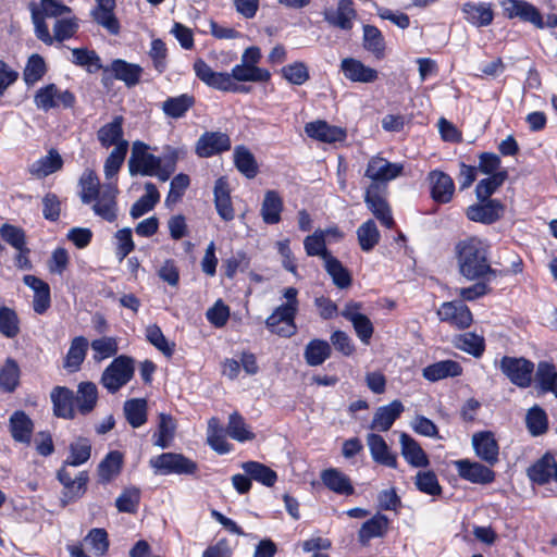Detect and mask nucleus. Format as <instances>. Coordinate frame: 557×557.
<instances>
[{
  "mask_svg": "<svg viewBox=\"0 0 557 557\" xmlns=\"http://www.w3.org/2000/svg\"><path fill=\"white\" fill-rule=\"evenodd\" d=\"M88 348V341L83 336H77L71 342L70 349L67 351L64 368L76 371L86 357Z\"/></svg>",
  "mask_w": 557,
  "mask_h": 557,
  "instance_id": "nucleus-49",
  "label": "nucleus"
},
{
  "mask_svg": "<svg viewBox=\"0 0 557 557\" xmlns=\"http://www.w3.org/2000/svg\"><path fill=\"white\" fill-rule=\"evenodd\" d=\"M500 369L511 383L520 387H528L534 366L524 358L504 357L500 360Z\"/></svg>",
  "mask_w": 557,
  "mask_h": 557,
  "instance_id": "nucleus-12",
  "label": "nucleus"
},
{
  "mask_svg": "<svg viewBox=\"0 0 557 557\" xmlns=\"http://www.w3.org/2000/svg\"><path fill=\"white\" fill-rule=\"evenodd\" d=\"M195 104V98L187 94L177 97L168 98L162 103V110L165 115L172 119H180Z\"/></svg>",
  "mask_w": 557,
  "mask_h": 557,
  "instance_id": "nucleus-45",
  "label": "nucleus"
},
{
  "mask_svg": "<svg viewBox=\"0 0 557 557\" xmlns=\"http://www.w3.org/2000/svg\"><path fill=\"white\" fill-rule=\"evenodd\" d=\"M399 444L403 457L411 467L425 468L429 466L428 455L414 438L406 433H401Z\"/></svg>",
  "mask_w": 557,
  "mask_h": 557,
  "instance_id": "nucleus-24",
  "label": "nucleus"
},
{
  "mask_svg": "<svg viewBox=\"0 0 557 557\" xmlns=\"http://www.w3.org/2000/svg\"><path fill=\"white\" fill-rule=\"evenodd\" d=\"M213 194L215 209L221 219L224 221L233 220L235 212L231 201L228 184L224 177L216 180Z\"/></svg>",
  "mask_w": 557,
  "mask_h": 557,
  "instance_id": "nucleus-34",
  "label": "nucleus"
},
{
  "mask_svg": "<svg viewBox=\"0 0 557 557\" xmlns=\"http://www.w3.org/2000/svg\"><path fill=\"white\" fill-rule=\"evenodd\" d=\"M341 71L346 79L352 83L371 84L379 78L375 69L367 66L360 60L345 58L341 61Z\"/></svg>",
  "mask_w": 557,
  "mask_h": 557,
  "instance_id": "nucleus-18",
  "label": "nucleus"
},
{
  "mask_svg": "<svg viewBox=\"0 0 557 557\" xmlns=\"http://www.w3.org/2000/svg\"><path fill=\"white\" fill-rule=\"evenodd\" d=\"M460 478L475 484H488L494 481L495 473L490 468L468 459L454 462Z\"/></svg>",
  "mask_w": 557,
  "mask_h": 557,
  "instance_id": "nucleus-17",
  "label": "nucleus"
},
{
  "mask_svg": "<svg viewBox=\"0 0 557 557\" xmlns=\"http://www.w3.org/2000/svg\"><path fill=\"white\" fill-rule=\"evenodd\" d=\"M405 407L400 400H393L388 405L379 407L371 422L370 428L379 432L388 431L394 422L404 412Z\"/></svg>",
  "mask_w": 557,
  "mask_h": 557,
  "instance_id": "nucleus-20",
  "label": "nucleus"
},
{
  "mask_svg": "<svg viewBox=\"0 0 557 557\" xmlns=\"http://www.w3.org/2000/svg\"><path fill=\"white\" fill-rule=\"evenodd\" d=\"M455 343L457 348L474 357H480L484 351V338L474 333L459 335Z\"/></svg>",
  "mask_w": 557,
  "mask_h": 557,
  "instance_id": "nucleus-62",
  "label": "nucleus"
},
{
  "mask_svg": "<svg viewBox=\"0 0 557 557\" xmlns=\"http://www.w3.org/2000/svg\"><path fill=\"white\" fill-rule=\"evenodd\" d=\"M81 200L83 203H91L101 193L99 178L92 170H85L79 178Z\"/></svg>",
  "mask_w": 557,
  "mask_h": 557,
  "instance_id": "nucleus-47",
  "label": "nucleus"
},
{
  "mask_svg": "<svg viewBox=\"0 0 557 557\" xmlns=\"http://www.w3.org/2000/svg\"><path fill=\"white\" fill-rule=\"evenodd\" d=\"M20 382V368L15 360L7 359L0 369V387L5 392H13Z\"/></svg>",
  "mask_w": 557,
  "mask_h": 557,
  "instance_id": "nucleus-60",
  "label": "nucleus"
},
{
  "mask_svg": "<svg viewBox=\"0 0 557 557\" xmlns=\"http://www.w3.org/2000/svg\"><path fill=\"white\" fill-rule=\"evenodd\" d=\"M357 238L361 250L371 251L380 242L381 235L373 220L363 222L357 228Z\"/></svg>",
  "mask_w": 557,
  "mask_h": 557,
  "instance_id": "nucleus-51",
  "label": "nucleus"
},
{
  "mask_svg": "<svg viewBox=\"0 0 557 557\" xmlns=\"http://www.w3.org/2000/svg\"><path fill=\"white\" fill-rule=\"evenodd\" d=\"M389 520L386 516L376 513L370 520L366 521L359 532V542L363 545L373 537H382L388 529Z\"/></svg>",
  "mask_w": 557,
  "mask_h": 557,
  "instance_id": "nucleus-39",
  "label": "nucleus"
},
{
  "mask_svg": "<svg viewBox=\"0 0 557 557\" xmlns=\"http://www.w3.org/2000/svg\"><path fill=\"white\" fill-rule=\"evenodd\" d=\"M103 72L112 73L114 78L124 82L128 87H133L138 84L143 69L137 64L116 59L109 66H106Z\"/></svg>",
  "mask_w": 557,
  "mask_h": 557,
  "instance_id": "nucleus-26",
  "label": "nucleus"
},
{
  "mask_svg": "<svg viewBox=\"0 0 557 557\" xmlns=\"http://www.w3.org/2000/svg\"><path fill=\"white\" fill-rule=\"evenodd\" d=\"M63 165V160L60 153L55 149L49 150L48 154L39 158L35 162H33L28 171L30 175L37 178H44L50 174L55 173L61 170Z\"/></svg>",
  "mask_w": 557,
  "mask_h": 557,
  "instance_id": "nucleus-35",
  "label": "nucleus"
},
{
  "mask_svg": "<svg viewBox=\"0 0 557 557\" xmlns=\"http://www.w3.org/2000/svg\"><path fill=\"white\" fill-rule=\"evenodd\" d=\"M472 445L479 458L493 466L498 461V445L491 432H480L472 436Z\"/></svg>",
  "mask_w": 557,
  "mask_h": 557,
  "instance_id": "nucleus-25",
  "label": "nucleus"
},
{
  "mask_svg": "<svg viewBox=\"0 0 557 557\" xmlns=\"http://www.w3.org/2000/svg\"><path fill=\"white\" fill-rule=\"evenodd\" d=\"M57 476L63 485V503L74 502L85 494L88 482V475L86 472H79L75 478H73L67 468L62 467L58 471Z\"/></svg>",
  "mask_w": 557,
  "mask_h": 557,
  "instance_id": "nucleus-14",
  "label": "nucleus"
},
{
  "mask_svg": "<svg viewBox=\"0 0 557 557\" xmlns=\"http://www.w3.org/2000/svg\"><path fill=\"white\" fill-rule=\"evenodd\" d=\"M322 483L332 492L338 495H352L355 488L348 475L336 468H329L321 472Z\"/></svg>",
  "mask_w": 557,
  "mask_h": 557,
  "instance_id": "nucleus-27",
  "label": "nucleus"
},
{
  "mask_svg": "<svg viewBox=\"0 0 557 557\" xmlns=\"http://www.w3.org/2000/svg\"><path fill=\"white\" fill-rule=\"evenodd\" d=\"M123 116L119 115L99 128L97 138L102 147H117L121 143L127 141L123 138Z\"/></svg>",
  "mask_w": 557,
  "mask_h": 557,
  "instance_id": "nucleus-38",
  "label": "nucleus"
},
{
  "mask_svg": "<svg viewBox=\"0 0 557 557\" xmlns=\"http://www.w3.org/2000/svg\"><path fill=\"white\" fill-rule=\"evenodd\" d=\"M504 213V206L495 199L472 205L467 209V218L474 222L491 224L499 220Z\"/></svg>",
  "mask_w": 557,
  "mask_h": 557,
  "instance_id": "nucleus-21",
  "label": "nucleus"
},
{
  "mask_svg": "<svg viewBox=\"0 0 557 557\" xmlns=\"http://www.w3.org/2000/svg\"><path fill=\"white\" fill-rule=\"evenodd\" d=\"M502 8L508 18H520L522 22L532 24L537 29L557 27V15L547 14L545 17L540 10L524 0H504Z\"/></svg>",
  "mask_w": 557,
  "mask_h": 557,
  "instance_id": "nucleus-2",
  "label": "nucleus"
},
{
  "mask_svg": "<svg viewBox=\"0 0 557 557\" xmlns=\"http://www.w3.org/2000/svg\"><path fill=\"white\" fill-rule=\"evenodd\" d=\"M297 310L294 307L281 305L265 320V325L270 332L283 336L290 337L297 331L295 317Z\"/></svg>",
  "mask_w": 557,
  "mask_h": 557,
  "instance_id": "nucleus-11",
  "label": "nucleus"
},
{
  "mask_svg": "<svg viewBox=\"0 0 557 557\" xmlns=\"http://www.w3.org/2000/svg\"><path fill=\"white\" fill-rule=\"evenodd\" d=\"M324 268L338 288H347L351 284V276L348 270L335 257H326Z\"/></svg>",
  "mask_w": 557,
  "mask_h": 557,
  "instance_id": "nucleus-54",
  "label": "nucleus"
},
{
  "mask_svg": "<svg viewBox=\"0 0 557 557\" xmlns=\"http://www.w3.org/2000/svg\"><path fill=\"white\" fill-rule=\"evenodd\" d=\"M234 162L237 170L248 178H253L258 173V165L253 154L244 146H237L234 150Z\"/></svg>",
  "mask_w": 557,
  "mask_h": 557,
  "instance_id": "nucleus-52",
  "label": "nucleus"
},
{
  "mask_svg": "<svg viewBox=\"0 0 557 557\" xmlns=\"http://www.w3.org/2000/svg\"><path fill=\"white\" fill-rule=\"evenodd\" d=\"M230 75L233 82L264 83L268 82L271 77V74L268 70L259 66H250L243 62L235 65L232 69V73Z\"/></svg>",
  "mask_w": 557,
  "mask_h": 557,
  "instance_id": "nucleus-40",
  "label": "nucleus"
},
{
  "mask_svg": "<svg viewBox=\"0 0 557 557\" xmlns=\"http://www.w3.org/2000/svg\"><path fill=\"white\" fill-rule=\"evenodd\" d=\"M128 150V141L114 147L104 162V175L107 180L113 178L120 171Z\"/></svg>",
  "mask_w": 557,
  "mask_h": 557,
  "instance_id": "nucleus-58",
  "label": "nucleus"
},
{
  "mask_svg": "<svg viewBox=\"0 0 557 557\" xmlns=\"http://www.w3.org/2000/svg\"><path fill=\"white\" fill-rule=\"evenodd\" d=\"M23 282L34 292L33 308L36 313L42 314L50 307V287L35 275H25Z\"/></svg>",
  "mask_w": 557,
  "mask_h": 557,
  "instance_id": "nucleus-28",
  "label": "nucleus"
},
{
  "mask_svg": "<svg viewBox=\"0 0 557 557\" xmlns=\"http://www.w3.org/2000/svg\"><path fill=\"white\" fill-rule=\"evenodd\" d=\"M528 475L537 484L557 482V455L545 454L528 469Z\"/></svg>",
  "mask_w": 557,
  "mask_h": 557,
  "instance_id": "nucleus-19",
  "label": "nucleus"
},
{
  "mask_svg": "<svg viewBox=\"0 0 557 557\" xmlns=\"http://www.w3.org/2000/svg\"><path fill=\"white\" fill-rule=\"evenodd\" d=\"M117 194L119 189L114 184H104L101 193L92 200L95 214L110 223L114 222L117 219Z\"/></svg>",
  "mask_w": 557,
  "mask_h": 557,
  "instance_id": "nucleus-13",
  "label": "nucleus"
},
{
  "mask_svg": "<svg viewBox=\"0 0 557 557\" xmlns=\"http://www.w3.org/2000/svg\"><path fill=\"white\" fill-rule=\"evenodd\" d=\"M148 145L143 141H134L132 153L128 160V170L131 175L141 174L151 175L153 169L162 163V159L148 152Z\"/></svg>",
  "mask_w": 557,
  "mask_h": 557,
  "instance_id": "nucleus-8",
  "label": "nucleus"
},
{
  "mask_svg": "<svg viewBox=\"0 0 557 557\" xmlns=\"http://www.w3.org/2000/svg\"><path fill=\"white\" fill-rule=\"evenodd\" d=\"M403 171V163L389 162L381 156H374L368 161L364 176L371 181V184L385 186L387 182L399 177Z\"/></svg>",
  "mask_w": 557,
  "mask_h": 557,
  "instance_id": "nucleus-5",
  "label": "nucleus"
},
{
  "mask_svg": "<svg viewBox=\"0 0 557 557\" xmlns=\"http://www.w3.org/2000/svg\"><path fill=\"white\" fill-rule=\"evenodd\" d=\"M145 195L141 196L131 208V215L138 219L154 208L160 199L159 191L154 184H145Z\"/></svg>",
  "mask_w": 557,
  "mask_h": 557,
  "instance_id": "nucleus-44",
  "label": "nucleus"
},
{
  "mask_svg": "<svg viewBox=\"0 0 557 557\" xmlns=\"http://www.w3.org/2000/svg\"><path fill=\"white\" fill-rule=\"evenodd\" d=\"M356 15L352 0H339L336 10L325 12L324 18L333 26L349 30L352 27V21L356 18Z\"/></svg>",
  "mask_w": 557,
  "mask_h": 557,
  "instance_id": "nucleus-30",
  "label": "nucleus"
},
{
  "mask_svg": "<svg viewBox=\"0 0 557 557\" xmlns=\"http://www.w3.org/2000/svg\"><path fill=\"white\" fill-rule=\"evenodd\" d=\"M442 321L449 322L458 329H466L472 323V313L462 301L444 302L437 310Z\"/></svg>",
  "mask_w": 557,
  "mask_h": 557,
  "instance_id": "nucleus-16",
  "label": "nucleus"
},
{
  "mask_svg": "<svg viewBox=\"0 0 557 557\" xmlns=\"http://www.w3.org/2000/svg\"><path fill=\"white\" fill-rule=\"evenodd\" d=\"M283 208V199L280 194L276 190H267L260 208L263 222L277 224L281 221Z\"/></svg>",
  "mask_w": 557,
  "mask_h": 557,
  "instance_id": "nucleus-36",
  "label": "nucleus"
},
{
  "mask_svg": "<svg viewBox=\"0 0 557 557\" xmlns=\"http://www.w3.org/2000/svg\"><path fill=\"white\" fill-rule=\"evenodd\" d=\"M75 97L69 90L60 89L55 84H48L39 88L34 97L36 107L44 111L54 108H71L74 104Z\"/></svg>",
  "mask_w": 557,
  "mask_h": 557,
  "instance_id": "nucleus-6",
  "label": "nucleus"
},
{
  "mask_svg": "<svg viewBox=\"0 0 557 557\" xmlns=\"http://www.w3.org/2000/svg\"><path fill=\"white\" fill-rule=\"evenodd\" d=\"M386 186L370 184L366 189L364 202L372 214L387 228L394 226L389 205L385 198Z\"/></svg>",
  "mask_w": 557,
  "mask_h": 557,
  "instance_id": "nucleus-4",
  "label": "nucleus"
},
{
  "mask_svg": "<svg viewBox=\"0 0 557 557\" xmlns=\"http://www.w3.org/2000/svg\"><path fill=\"white\" fill-rule=\"evenodd\" d=\"M431 185V196L438 203H447L453 199L455 184L451 177L442 171H432L429 173Z\"/></svg>",
  "mask_w": 557,
  "mask_h": 557,
  "instance_id": "nucleus-22",
  "label": "nucleus"
},
{
  "mask_svg": "<svg viewBox=\"0 0 557 557\" xmlns=\"http://www.w3.org/2000/svg\"><path fill=\"white\" fill-rule=\"evenodd\" d=\"M91 445L86 438H77L70 445V455L66 458L64 466L77 467L85 463L90 458Z\"/></svg>",
  "mask_w": 557,
  "mask_h": 557,
  "instance_id": "nucleus-57",
  "label": "nucleus"
},
{
  "mask_svg": "<svg viewBox=\"0 0 557 557\" xmlns=\"http://www.w3.org/2000/svg\"><path fill=\"white\" fill-rule=\"evenodd\" d=\"M134 372V360L122 355L104 369L100 383L109 393L114 394L132 380Z\"/></svg>",
  "mask_w": 557,
  "mask_h": 557,
  "instance_id": "nucleus-3",
  "label": "nucleus"
},
{
  "mask_svg": "<svg viewBox=\"0 0 557 557\" xmlns=\"http://www.w3.org/2000/svg\"><path fill=\"white\" fill-rule=\"evenodd\" d=\"M194 71L201 82L212 88L233 92L239 90L238 85L231 79L228 73L214 72L202 59L195 61Z\"/></svg>",
  "mask_w": 557,
  "mask_h": 557,
  "instance_id": "nucleus-9",
  "label": "nucleus"
},
{
  "mask_svg": "<svg viewBox=\"0 0 557 557\" xmlns=\"http://www.w3.org/2000/svg\"><path fill=\"white\" fill-rule=\"evenodd\" d=\"M363 47L376 58H383L385 49L384 38L375 26L366 25L363 27Z\"/></svg>",
  "mask_w": 557,
  "mask_h": 557,
  "instance_id": "nucleus-59",
  "label": "nucleus"
},
{
  "mask_svg": "<svg viewBox=\"0 0 557 557\" xmlns=\"http://www.w3.org/2000/svg\"><path fill=\"white\" fill-rule=\"evenodd\" d=\"M53 410L55 416L71 419L73 413V392L66 387H55L51 393Z\"/></svg>",
  "mask_w": 557,
  "mask_h": 557,
  "instance_id": "nucleus-43",
  "label": "nucleus"
},
{
  "mask_svg": "<svg viewBox=\"0 0 557 557\" xmlns=\"http://www.w3.org/2000/svg\"><path fill=\"white\" fill-rule=\"evenodd\" d=\"M331 345L326 341L314 338L307 344L304 358L309 366L318 367L331 357Z\"/></svg>",
  "mask_w": 557,
  "mask_h": 557,
  "instance_id": "nucleus-41",
  "label": "nucleus"
},
{
  "mask_svg": "<svg viewBox=\"0 0 557 557\" xmlns=\"http://www.w3.org/2000/svg\"><path fill=\"white\" fill-rule=\"evenodd\" d=\"M157 471L169 474H193L197 471V463L181 454L164 453L150 460Z\"/></svg>",
  "mask_w": 557,
  "mask_h": 557,
  "instance_id": "nucleus-7",
  "label": "nucleus"
},
{
  "mask_svg": "<svg viewBox=\"0 0 557 557\" xmlns=\"http://www.w3.org/2000/svg\"><path fill=\"white\" fill-rule=\"evenodd\" d=\"M490 175V177L480 181L475 187L476 197L480 200H486L507 178L506 171Z\"/></svg>",
  "mask_w": 557,
  "mask_h": 557,
  "instance_id": "nucleus-63",
  "label": "nucleus"
},
{
  "mask_svg": "<svg viewBox=\"0 0 557 557\" xmlns=\"http://www.w3.org/2000/svg\"><path fill=\"white\" fill-rule=\"evenodd\" d=\"M461 373V366L454 360H442L432 363L422 370V376L430 382H437L447 377L459 376Z\"/></svg>",
  "mask_w": 557,
  "mask_h": 557,
  "instance_id": "nucleus-33",
  "label": "nucleus"
},
{
  "mask_svg": "<svg viewBox=\"0 0 557 557\" xmlns=\"http://www.w3.org/2000/svg\"><path fill=\"white\" fill-rule=\"evenodd\" d=\"M535 380L543 392H552L557 396V371L554 364L540 362Z\"/></svg>",
  "mask_w": 557,
  "mask_h": 557,
  "instance_id": "nucleus-55",
  "label": "nucleus"
},
{
  "mask_svg": "<svg viewBox=\"0 0 557 557\" xmlns=\"http://www.w3.org/2000/svg\"><path fill=\"white\" fill-rule=\"evenodd\" d=\"M10 433L15 442L29 444L34 423L22 410L14 411L9 420Z\"/></svg>",
  "mask_w": 557,
  "mask_h": 557,
  "instance_id": "nucleus-31",
  "label": "nucleus"
},
{
  "mask_svg": "<svg viewBox=\"0 0 557 557\" xmlns=\"http://www.w3.org/2000/svg\"><path fill=\"white\" fill-rule=\"evenodd\" d=\"M305 132L309 137L329 144L343 141L346 138V132L343 128L332 126L321 120L307 123Z\"/></svg>",
  "mask_w": 557,
  "mask_h": 557,
  "instance_id": "nucleus-23",
  "label": "nucleus"
},
{
  "mask_svg": "<svg viewBox=\"0 0 557 557\" xmlns=\"http://www.w3.org/2000/svg\"><path fill=\"white\" fill-rule=\"evenodd\" d=\"M98 399L97 386L91 382H83L78 385L76 404L82 413L90 412Z\"/></svg>",
  "mask_w": 557,
  "mask_h": 557,
  "instance_id": "nucleus-53",
  "label": "nucleus"
},
{
  "mask_svg": "<svg viewBox=\"0 0 557 557\" xmlns=\"http://www.w3.org/2000/svg\"><path fill=\"white\" fill-rule=\"evenodd\" d=\"M297 310L294 307L281 305L265 320V325L270 332L283 336L290 337L297 331L295 317Z\"/></svg>",
  "mask_w": 557,
  "mask_h": 557,
  "instance_id": "nucleus-10",
  "label": "nucleus"
},
{
  "mask_svg": "<svg viewBox=\"0 0 557 557\" xmlns=\"http://www.w3.org/2000/svg\"><path fill=\"white\" fill-rule=\"evenodd\" d=\"M72 62L76 65L85 67L89 73H96L104 67L101 64L99 55L94 50L85 48L72 49Z\"/></svg>",
  "mask_w": 557,
  "mask_h": 557,
  "instance_id": "nucleus-56",
  "label": "nucleus"
},
{
  "mask_svg": "<svg viewBox=\"0 0 557 557\" xmlns=\"http://www.w3.org/2000/svg\"><path fill=\"white\" fill-rule=\"evenodd\" d=\"M97 7L91 11L92 18L111 34H117L119 22L114 15L115 0H96Z\"/></svg>",
  "mask_w": 557,
  "mask_h": 557,
  "instance_id": "nucleus-32",
  "label": "nucleus"
},
{
  "mask_svg": "<svg viewBox=\"0 0 557 557\" xmlns=\"http://www.w3.org/2000/svg\"><path fill=\"white\" fill-rule=\"evenodd\" d=\"M367 444L370 449V454L372 459L386 467L396 468L397 467V458L394 455L384 438L375 433H370L367 435Z\"/></svg>",
  "mask_w": 557,
  "mask_h": 557,
  "instance_id": "nucleus-29",
  "label": "nucleus"
},
{
  "mask_svg": "<svg viewBox=\"0 0 557 557\" xmlns=\"http://www.w3.org/2000/svg\"><path fill=\"white\" fill-rule=\"evenodd\" d=\"M146 338L163 355L168 357L173 355L175 346L174 343H169L161 329L157 324H150L146 327Z\"/></svg>",
  "mask_w": 557,
  "mask_h": 557,
  "instance_id": "nucleus-64",
  "label": "nucleus"
},
{
  "mask_svg": "<svg viewBox=\"0 0 557 557\" xmlns=\"http://www.w3.org/2000/svg\"><path fill=\"white\" fill-rule=\"evenodd\" d=\"M124 414L133 428H139L147 421V401L143 398H133L125 401Z\"/></svg>",
  "mask_w": 557,
  "mask_h": 557,
  "instance_id": "nucleus-46",
  "label": "nucleus"
},
{
  "mask_svg": "<svg viewBox=\"0 0 557 557\" xmlns=\"http://www.w3.org/2000/svg\"><path fill=\"white\" fill-rule=\"evenodd\" d=\"M282 76L293 85H304L309 78V69L304 62H293L282 67Z\"/></svg>",
  "mask_w": 557,
  "mask_h": 557,
  "instance_id": "nucleus-61",
  "label": "nucleus"
},
{
  "mask_svg": "<svg viewBox=\"0 0 557 557\" xmlns=\"http://www.w3.org/2000/svg\"><path fill=\"white\" fill-rule=\"evenodd\" d=\"M231 148V139L227 134L221 132H206L196 144V153L200 158L227 151Z\"/></svg>",
  "mask_w": 557,
  "mask_h": 557,
  "instance_id": "nucleus-15",
  "label": "nucleus"
},
{
  "mask_svg": "<svg viewBox=\"0 0 557 557\" xmlns=\"http://www.w3.org/2000/svg\"><path fill=\"white\" fill-rule=\"evenodd\" d=\"M488 256L490 244L476 236L461 238L454 246L458 271L469 281H490L491 277L496 276Z\"/></svg>",
  "mask_w": 557,
  "mask_h": 557,
  "instance_id": "nucleus-1",
  "label": "nucleus"
},
{
  "mask_svg": "<svg viewBox=\"0 0 557 557\" xmlns=\"http://www.w3.org/2000/svg\"><path fill=\"white\" fill-rule=\"evenodd\" d=\"M242 469L251 479L265 486H273L277 480L276 472L268 466L258 461H247L242 465Z\"/></svg>",
  "mask_w": 557,
  "mask_h": 557,
  "instance_id": "nucleus-42",
  "label": "nucleus"
},
{
  "mask_svg": "<svg viewBox=\"0 0 557 557\" xmlns=\"http://www.w3.org/2000/svg\"><path fill=\"white\" fill-rule=\"evenodd\" d=\"M226 433L237 442L252 441L255 438V433L249 429L245 419L236 411L228 417Z\"/></svg>",
  "mask_w": 557,
  "mask_h": 557,
  "instance_id": "nucleus-50",
  "label": "nucleus"
},
{
  "mask_svg": "<svg viewBox=\"0 0 557 557\" xmlns=\"http://www.w3.org/2000/svg\"><path fill=\"white\" fill-rule=\"evenodd\" d=\"M465 18L476 27L487 26L493 22L494 13L490 4L467 2L462 5Z\"/></svg>",
  "mask_w": 557,
  "mask_h": 557,
  "instance_id": "nucleus-37",
  "label": "nucleus"
},
{
  "mask_svg": "<svg viewBox=\"0 0 557 557\" xmlns=\"http://www.w3.org/2000/svg\"><path fill=\"white\" fill-rule=\"evenodd\" d=\"M122 463L123 456L121 453L116 450L109 453L98 466L100 482L108 483L116 476L121 471Z\"/></svg>",
  "mask_w": 557,
  "mask_h": 557,
  "instance_id": "nucleus-48",
  "label": "nucleus"
}]
</instances>
